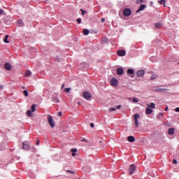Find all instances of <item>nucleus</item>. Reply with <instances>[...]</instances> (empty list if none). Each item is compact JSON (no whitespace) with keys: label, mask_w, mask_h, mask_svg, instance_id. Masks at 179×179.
Segmentation results:
<instances>
[{"label":"nucleus","mask_w":179,"mask_h":179,"mask_svg":"<svg viewBox=\"0 0 179 179\" xmlns=\"http://www.w3.org/2000/svg\"><path fill=\"white\" fill-rule=\"evenodd\" d=\"M83 99H85V100H90V99H92V94L89 92H84L83 93Z\"/></svg>","instance_id":"nucleus-1"},{"label":"nucleus","mask_w":179,"mask_h":179,"mask_svg":"<svg viewBox=\"0 0 179 179\" xmlns=\"http://www.w3.org/2000/svg\"><path fill=\"white\" fill-rule=\"evenodd\" d=\"M139 117H141V115L139 114H134V127H136V128H138L139 127V122H138Z\"/></svg>","instance_id":"nucleus-2"},{"label":"nucleus","mask_w":179,"mask_h":179,"mask_svg":"<svg viewBox=\"0 0 179 179\" xmlns=\"http://www.w3.org/2000/svg\"><path fill=\"white\" fill-rule=\"evenodd\" d=\"M48 121L49 124L50 125L51 128H54L55 127V124H54V120H52V116L48 115Z\"/></svg>","instance_id":"nucleus-3"},{"label":"nucleus","mask_w":179,"mask_h":179,"mask_svg":"<svg viewBox=\"0 0 179 179\" xmlns=\"http://www.w3.org/2000/svg\"><path fill=\"white\" fill-rule=\"evenodd\" d=\"M131 13H132V11L129 8H124L123 10L124 16H126V17L131 16Z\"/></svg>","instance_id":"nucleus-4"},{"label":"nucleus","mask_w":179,"mask_h":179,"mask_svg":"<svg viewBox=\"0 0 179 179\" xmlns=\"http://www.w3.org/2000/svg\"><path fill=\"white\" fill-rule=\"evenodd\" d=\"M135 170H136V166H135L134 164H131L129 168V173L130 174V176H132L134 174Z\"/></svg>","instance_id":"nucleus-5"},{"label":"nucleus","mask_w":179,"mask_h":179,"mask_svg":"<svg viewBox=\"0 0 179 179\" xmlns=\"http://www.w3.org/2000/svg\"><path fill=\"white\" fill-rule=\"evenodd\" d=\"M136 76H138V78H143V76H145V70H138L136 72Z\"/></svg>","instance_id":"nucleus-6"},{"label":"nucleus","mask_w":179,"mask_h":179,"mask_svg":"<svg viewBox=\"0 0 179 179\" xmlns=\"http://www.w3.org/2000/svg\"><path fill=\"white\" fill-rule=\"evenodd\" d=\"M126 54L127 52L124 50L117 51V55H119V57H125Z\"/></svg>","instance_id":"nucleus-7"},{"label":"nucleus","mask_w":179,"mask_h":179,"mask_svg":"<svg viewBox=\"0 0 179 179\" xmlns=\"http://www.w3.org/2000/svg\"><path fill=\"white\" fill-rule=\"evenodd\" d=\"M117 74L119 75V76H122V75H124V69L122 68H117Z\"/></svg>","instance_id":"nucleus-8"},{"label":"nucleus","mask_w":179,"mask_h":179,"mask_svg":"<svg viewBox=\"0 0 179 179\" xmlns=\"http://www.w3.org/2000/svg\"><path fill=\"white\" fill-rule=\"evenodd\" d=\"M157 93H166L168 92V90L166 88H159L155 90Z\"/></svg>","instance_id":"nucleus-9"},{"label":"nucleus","mask_w":179,"mask_h":179,"mask_svg":"<svg viewBox=\"0 0 179 179\" xmlns=\"http://www.w3.org/2000/svg\"><path fill=\"white\" fill-rule=\"evenodd\" d=\"M22 148L24 150H30V145L29 144H27V142L24 141L23 143V147Z\"/></svg>","instance_id":"nucleus-10"},{"label":"nucleus","mask_w":179,"mask_h":179,"mask_svg":"<svg viewBox=\"0 0 179 179\" xmlns=\"http://www.w3.org/2000/svg\"><path fill=\"white\" fill-rule=\"evenodd\" d=\"M117 85H118V80H117L115 78H112L111 85L112 86H117Z\"/></svg>","instance_id":"nucleus-11"},{"label":"nucleus","mask_w":179,"mask_h":179,"mask_svg":"<svg viewBox=\"0 0 179 179\" xmlns=\"http://www.w3.org/2000/svg\"><path fill=\"white\" fill-rule=\"evenodd\" d=\"M4 68L6 71H10V69H12V66H10V64L9 63H6L4 64Z\"/></svg>","instance_id":"nucleus-12"},{"label":"nucleus","mask_w":179,"mask_h":179,"mask_svg":"<svg viewBox=\"0 0 179 179\" xmlns=\"http://www.w3.org/2000/svg\"><path fill=\"white\" fill-rule=\"evenodd\" d=\"M145 8H146V5L141 4L139 7V9L137 10V13H139V12H141V10H143V9H145Z\"/></svg>","instance_id":"nucleus-13"},{"label":"nucleus","mask_w":179,"mask_h":179,"mask_svg":"<svg viewBox=\"0 0 179 179\" xmlns=\"http://www.w3.org/2000/svg\"><path fill=\"white\" fill-rule=\"evenodd\" d=\"M127 141H128V142L132 143L135 141V137H134L133 136H129L127 138Z\"/></svg>","instance_id":"nucleus-14"},{"label":"nucleus","mask_w":179,"mask_h":179,"mask_svg":"<svg viewBox=\"0 0 179 179\" xmlns=\"http://www.w3.org/2000/svg\"><path fill=\"white\" fill-rule=\"evenodd\" d=\"M174 128H169L168 130L169 135H173L174 134Z\"/></svg>","instance_id":"nucleus-15"},{"label":"nucleus","mask_w":179,"mask_h":179,"mask_svg":"<svg viewBox=\"0 0 179 179\" xmlns=\"http://www.w3.org/2000/svg\"><path fill=\"white\" fill-rule=\"evenodd\" d=\"M127 73L128 75H134V73H135V71L132 69H127Z\"/></svg>","instance_id":"nucleus-16"},{"label":"nucleus","mask_w":179,"mask_h":179,"mask_svg":"<svg viewBox=\"0 0 179 179\" xmlns=\"http://www.w3.org/2000/svg\"><path fill=\"white\" fill-rule=\"evenodd\" d=\"M145 113L146 114H152V113H153V110L150 108H146Z\"/></svg>","instance_id":"nucleus-17"},{"label":"nucleus","mask_w":179,"mask_h":179,"mask_svg":"<svg viewBox=\"0 0 179 179\" xmlns=\"http://www.w3.org/2000/svg\"><path fill=\"white\" fill-rule=\"evenodd\" d=\"M84 36H87L89 34V33H90V31H89V29H83V31Z\"/></svg>","instance_id":"nucleus-18"},{"label":"nucleus","mask_w":179,"mask_h":179,"mask_svg":"<svg viewBox=\"0 0 179 179\" xmlns=\"http://www.w3.org/2000/svg\"><path fill=\"white\" fill-rule=\"evenodd\" d=\"M31 76V71L27 70L26 72H25V77L26 78H29V76Z\"/></svg>","instance_id":"nucleus-19"},{"label":"nucleus","mask_w":179,"mask_h":179,"mask_svg":"<svg viewBox=\"0 0 179 179\" xmlns=\"http://www.w3.org/2000/svg\"><path fill=\"white\" fill-rule=\"evenodd\" d=\"M9 38V35H6L5 36V38L3 40L4 43H6V44H9V41H8V38Z\"/></svg>","instance_id":"nucleus-20"},{"label":"nucleus","mask_w":179,"mask_h":179,"mask_svg":"<svg viewBox=\"0 0 179 179\" xmlns=\"http://www.w3.org/2000/svg\"><path fill=\"white\" fill-rule=\"evenodd\" d=\"M148 106L150 107V108H155L156 107V104H155V103H150V104H148Z\"/></svg>","instance_id":"nucleus-21"},{"label":"nucleus","mask_w":179,"mask_h":179,"mask_svg":"<svg viewBox=\"0 0 179 179\" xmlns=\"http://www.w3.org/2000/svg\"><path fill=\"white\" fill-rule=\"evenodd\" d=\"M17 24H19V26H23V20H18L17 21Z\"/></svg>","instance_id":"nucleus-22"},{"label":"nucleus","mask_w":179,"mask_h":179,"mask_svg":"<svg viewBox=\"0 0 179 179\" xmlns=\"http://www.w3.org/2000/svg\"><path fill=\"white\" fill-rule=\"evenodd\" d=\"M162 23H156L155 24L156 29H160V27H162Z\"/></svg>","instance_id":"nucleus-23"},{"label":"nucleus","mask_w":179,"mask_h":179,"mask_svg":"<svg viewBox=\"0 0 179 179\" xmlns=\"http://www.w3.org/2000/svg\"><path fill=\"white\" fill-rule=\"evenodd\" d=\"M23 94L25 96V97H27L29 96V92H27V90H24Z\"/></svg>","instance_id":"nucleus-24"},{"label":"nucleus","mask_w":179,"mask_h":179,"mask_svg":"<svg viewBox=\"0 0 179 179\" xmlns=\"http://www.w3.org/2000/svg\"><path fill=\"white\" fill-rule=\"evenodd\" d=\"M156 78H157V76H156V74H153L152 76H151V80H155V79H156Z\"/></svg>","instance_id":"nucleus-25"},{"label":"nucleus","mask_w":179,"mask_h":179,"mask_svg":"<svg viewBox=\"0 0 179 179\" xmlns=\"http://www.w3.org/2000/svg\"><path fill=\"white\" fill-rule=\"evenodd\" d=\"M31 108V111L34 113V111H36V104L32 105Z\"/></svg>","instance_id":"nucleus-26"},{"label":"nucleus","mask_w":179,"mask_h":179,"mask_svg":"<svg viewBox=\"0 0 179 179\" xmlns=\"http://www.w3.org/2000/svg\"><path fill=\"white\" fill-rule=\"evenodd\" d=\"M27 117H31V110H29L27 111Z\"/></svg>","instance_id":"nucleus-27"},{"label":"nucleus","mask_w":179,"mask_h":179,"mask_svg":"<svg viewBox=\"0 0 179 179\" xmlns=\"http://www.w3.org/2000/svg\"><path fill=\"white\" fill-rule=\"evenodd\" d=\"M71 152H72L73 153H76V152H78V150L76 148H73L71 150Z\"/></svg>","instance_id":"nucleus-28"},{"label":"nucleus","mask_w":179,"mask_h":179,"mask_svg":"<svg viewBox=\"0 0 179 179\" xmlns=\"http://www.w3.org/2000/svg\"><path fill=\"white\" fill-rule=\"evenodd\" d=\"M159 3H160V5H163V3H166V0H161L159 1Z\"/></svg>","instance_id":"nucleus-29"},{"label":"nucleus","mask_w":179,"mask_h":179,"mask_svg":"<svg viewBox=\"0 0 179 179\" xmlns=\"http://www.w3.org/2000/svg\"><path fill=\"white\" fill-rule=\"evenodd\" d=\"M70 91H71V88H65L64 89V92H66V93H69Z\"/></svg>","instance_id":"nucleus-30"},{"label":"nucleus","mask_w":179,"mask_h":179,"mask_svg":"<svg viewBox=\"0 0 179 179\" xmlns=\"http://www.w3.org/2000/svg\"><path fill=\"white\" fill-rule=\"evenodd\" d=\"M133 101L134 102V103H138V101H139V100L137 99V98H133Z\"/></svg>","instance_id":"nucleus-31"},{"label":"nucleus","mask_w":179,"mask_h":179,"mask_svg":"<svg viewBox=\"0 0 179 179\" xmlns=\"http://www.w3.org/2000/svg\"><path fill=\"white\" fill-rule=\"evenodd\" d=\"M77 22L78 23H79V24H80V23H82V19L80 18L77 19Z\"/></svg>","instance_id":"nucleus-32"},{"label":"nucleus","mask_w":179,"mask_h":179,"mask_svg":"<svg viewBox=\"0 0 179 179\" xmlns=\"http://www.w3.org/2000/svg\"><path fill=\"white\" fill-rule=\"evenodd\" d=\"M115 110H117V108H109V111H115Z\"/></svg>","instance_id":"nucleus-33"},{"label":"nucleus","mask_w":179,"mask_h":179,"mask_svg":"<svg viewBox=\"0 0 179 179\" xmlns=\"http://www.w3.org/2000/svg\"><path fill=\"white\" fill-rule=\"evenodd\" d=\"M143 2V0H137L136 3H142Z\"/></svg>","instance_id":"nucleus-34"},{"label":"nucleus","mask_w":179,"mask_h":179,"mask_svg":"<svg viewBox=\"0 0 179 179\" xmlns=\"http://www.w3.org/2000/svg\"><path fill=\"white\" fill-rule=\"evenodd\" d=\"M80 10L82 12V15H85V13H87V12L83 10V9H81Z\"/></svg>","instance_id":"nucleus-35"},{"label":"nucleus","mask_w":179,"mask_h":179,"mask_svg":"<svg viewBox=\"0 0 179 179\" xmlns=\"http://www.w3.org/2000/svg\"><path fill=\"white\" fill-rule=\"evenodd\" d=\"M90 125L91 128H94V124L90 123Z\"/></svg>","instance_id":"nucleus-36"},{"label":"nucleus","mask_w":179,"mask_h":179,"mask_svg":"<svg viewBox=\"0 0 179 179\" xmlns=\"http://www.w3.org/2000/svg\"><path fill=\"white\" fill-rule=\"evenodd\" d=\"M116 108H117V110H120V108H121V105L117 106H116Z\"/></svg>","instance_id":"nucleus-37"},{"label":"nucleus","mask_w":179,"mask_h":179,"mask_svg":"<svg viewBox=\"0 0 179 179\" xmlns=\"http://www.w3.org/2000/svg\"><path fill=\"white\" fill-rule=\"evenodd\" d=\"M57 114L59 117H61L62 115V113L61 112H58Z\"/></svg>","instance_id":"nucleus-38"},{"label":"nucleus","mask_w":179,"mask_h":179,"mask_svg":"<svg viewBox=\"0 0 179 179\" xmlns=\"http://www.w3.org/2000/svg\"><path fill=\"white\" fill-rule=\"evenodd\" d=\"M173 164H177V160L173 159Z\"/></svg>","instance_id":"nucleus-39"},{"label":"nucleus","mask_w":179,"mask_h":179,"mask_svg":"<svg viewBox=\"0 0 179 179\" xmlns=\"http://www.w3.org/2000/svg\"><path fill=\"white\" fill-rule=\"evenodd\" d=\"M0 15H3V10L2 9H0Z\"/></svg>","instance_id":"nucleus-40"},{"label":"nucleus","mask_w":179,"mask_h":179,"mask_svg":"<svg viewBox=\"0 0 179 179\" xmlns=\"http://www.w3.org/2000/svg\"><path fill=\"white\" fill-rule=\"evenodd\" d=\"M175 111H176V113H179V108H175Z\"/></svg>","instance_id":"nucleus-41"},{"label":"nucleus","mask_w":179,"mask_h":179,"mask_svg":"<svg viewBox=\"0 0 179 179\" xmlns=\"http://www.w3.org/2000/svg\"><path fill=\"white\" fill-rule=\"evenodd\" d=\"M36 145H40V140H37V141H36Z\"/></svg>","instance_id":"nucleus-42"},{"label":"nucleus","mask_w":179,"mask_h":179,"mask_svg":"<svg viewBox=\"0 0 179 179\" xmlns=\"http://www.w3.org/2000/svg\"><path fill=\"white\" fill-rule=\"evenodd\" d=\"M101 21L102 22H106V19L101 18Z\"/></svg>","instance_id":"nucleus-43"},{"label":"nucleus","mask_w":179,"mask_h":179,"mask_svg":"<svg viewBox=\"0 0 179 179\" xmlns=\"http://www.w3.org/2000/svg\"><path fill=\"white\" fill-rule=\"evenodd\" d=\"M68 171V173H71V174H73V171Z\"/></svg>","instance_id":"nucleus-44"},{"label":"nucleus","mask_w":179,"mask_h":179,"mask_svg":"<svg viewBox=\"0 0 179 179\" xmlns=\"http://www.w3.org/2000/svg\"><path fill=\"white\" fill-rule=\"evenodd\" d=\"M64 87H65V84H63V85H62V89H64Z\"/></svg>","instance_id":"nucleus-45"},{"label":"nucleus","mask_w":179,"mask_h":179,"mask_svg":"<svg viewBox=\"0 0 179 179\" xmlns=\"http://www.w3.org/2000/svg\"><path fill=\"white\" fill-rule=\"evenodd\" d=\"M72 156H73V157H74V156H76V153L73 152V153H72Z\"/></svg>","instance_id":"nucleus-46"},{"label":"nucleus","mask_w":179,"mask_h":179,"mask_svg":"<svg viewBox=\"0 0 179 179\" xmlns=\"http://www.w3.org/2000/svg\"><path fill=\"white\" fill-rule=\"evenodd\" d=\"M55 103H59V101L57 99L56 101H55Z\"/></svg>","instance_id":"nucleus-47"},{"label":"nucleus","mask_w":179,"mask_h":179,"mask_svg":"<svg viewBox=\"0 0 179 179\" xmlns=\"http://www.w3.org/2000/svg\"><path fill=\"white\" fill-rule=\"evenodd\" d=\"M82 142H86V139H85V138H83V139L82 140Z\"/></svg>","instance_id":"nucleus-48"},{"label":"nucleus","mask_w":179,"mask_h":179,"mask_svg":"<svg viewBox=\"0 0 179 179\" xmlns=\"http://www.w3.org/2000/svg\"><path fill=\"white\" fill-rule=\"evenodd\" d=\"M167 110H169V108H168V107H166V108H165V111H167Z\"/></svg>","instance_id":"nucleus-49"},{"label":"nucleus","mask_w":179,"mask_h":179,"mask_svg":"<svg viewBox=\"0 0 179 179\" xmlns=\"http://www.w3.org/2000/svg\"><path fill=\"white\" fill-rule=\"evenodd\" d=\"M178 64H179V62H178Z\"/></svg>","instance_id":"nucleus-50"}]
</instances>
